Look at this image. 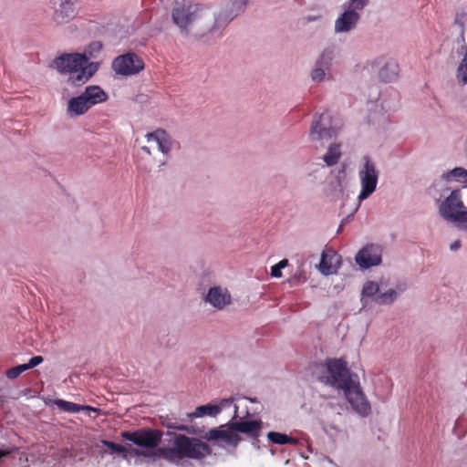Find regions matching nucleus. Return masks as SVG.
Returning a JSON list of instances; mask_svg holds the SVG:
<instances>
[{
  "label": "nucleus",
  "instance_id": "f257e3e1",
  "mask_svg": "<svg viewBox=\"0 0 467 467\" xmlns=\"http://www.w3.org/2000/svg\"><path fill=\"white\" fill-rule=\"evenodd\" d=\"M133 452L135 455L161 458L178 464L183 459L202 460L212 453V449L201 439L177 434L171 447H159L154 451L133 450Z\"/></svg>",
  "mask_w": 467,
  "mask_h": 467
},
{
  "label": "nucleus",
  "instance_id": "f03ea898",
  "mask_svg": "<svg viewBox=\"0 0 467 467\" xmlns=\"http://www.w3.org/2000/svg\"><path fill=\"white\" fill-rule=\"evenodd\" d=\"M54 65L58 72L68 74L67 83L75 87L87 83L98 70L96 63L79 53H64L54 59Z\"/></svg>",
  "mask_w": 467,
  "mask_h": 467
},
{
  "label": "nucleus",
  "instance_id": "7ed1b4c3",
  "mask_svg": "<svg viewBox=\"0 0 467 467\" xmlns=\"http://www.w3.org/2000/svg\"><path fill=\"white\" fill-rule=\"evenodd\" d=\"M206 15L207 11L199 4H192L190 0H175L171 19L178 27L187 31L191 24L203 18Z\"/></svg>",
  "mask_w": 467,
  "mask_h": 467
},
{
  "label": "nucleus",
  "instance_id": "20e7f679",
  "mask_svg": "<svg viewBox=\"0 0 467 467\" xmlns=\"http://www.w3.org/2000/svg\"><path fill=\"white\" fill-rule=\"evenodd\" d=\"M327 370L329 374L328 383L338 389L344 390L359 379L357 374L350 372L347 362L342 358L328 359Z\"/></svg>",
  "mask_w": 467,
  "mask_h": 467
},
{
  "label": "nucleus",
  "instance_id": "39448f33",
  "mask_svg": "<svg viewBox=\"0 0 467 467\" xmlns=\"http://www.w3.org/2000/svg\"><path fill=\"white\" fill-rule=\"evenodd\" d=\"M440 214L448 221L467 223V207L464 205L461 190L451 192L439 207Z\"/></svg>",
  "mask_w": 467,
  "mask_h": 467
},
{
  "label": "nucleus",
  "instance_id": "423d86ee",
  "mask_svg": "<svg viewBox=\"0 0 467 467\" xmlns=\"http://www.w3.org/2000/svg\"><path fill=\"white\" fill-rule=\"evenodd\" d=\"M120 436L137 446L156 450L161 441L162 431L157 429L141 428L134 431H122Z\"/></svg>",
  "mask_w": 467,
  "mask_h": 467
},
{
  "label": "nucleus",
  "instance_id": "0eeeda50",
  "mask_svg": "<svg viewBox=\"0 0 467 467\" xmlns=\"http://www.w3.org/2000/svg\"><path fill=\"white\" fill-rule=\"evenodd\" d=\"M358 177L361 184L358 199L365 200L375 192L379 180V171L368 156L363 157V166L358 171Z\"/></svg>",
  "mask_w": 467,
  "mask_h": 467
},
{
  "label": "nucleus",
  "instance_id": "6e6552de",
  "mask_svg": "<svg viewBox=\"0 0 467 467\" xmlns=\"http://www.w3.org/2000/svg\"><path fill=\"white\" fill-rule=\"evenodd\" d=\"M143 60L135 53L117 57L112 62V69L120 76H132L143 70Z\"/></svg>",
  "mask_w": 467,
  "mask_h": 467
},
{
  "label": "nucleus",
  "instance_id": "1a4fd4ad",
  "mask_svg": "<svg viewBox=\"0 0 467 467\" xmlns=\"http://www.w3.org/2000/svg\"><path fill=\"white\" fill-rule=\"evenodd\" d=\"M146 144L141 146V150L151 155L153 151H161L167 155L171 150V139L162 129L147 133L145 136Z\"/></svg>",
  "mask_w": 467,
  "mask_h": 467
},
{
  "label": "nucleus",
  "instance_id": "9d476101",
  "mask_svg": "<svg viewBox=\"0 0 467 467\" xmlns=\"http://www.w3.org/2000/svg\"><path fill=\"white\" fill-rule=\"evenodd\" d=\"M343 391L347 400L351 405V408L358 415L366 417L370 413L371 407L361 389L359 379H357V383L355 382L349 385Z\"/></svg>",
  "mask_w": 467,
  "mask_h": 467
},
{
  "label": "nucleus",
  "instance_id": "9b49d317",
  "mask_svg": "<svg viewBox=\"0 0 467 467\" xmlns=\"http://www.w3.org/2000/svg\"><path fill=\"white\" fill-rule=\"evenodd\" d=\"M203 438L208 441H214L220 446L227 445L234 448L241 441V437L229 427V423L209 430Z\"/></svg>",
  "mask_w": 467,
  "mask_h": 467
},
{
  "label": "nucleus",
  "instance_id": "f8f14e48",
  "mask_svg": "<svg viewBox=\"0 0 467 467\" xmlns=\"http://www.w3.org/2000/svg\"><path fill=\"white\" fill-rule=\"evenodd\" d=\"M382 249L378 244H368L356 254L357 264L363 269L379 265L381 263Z\"/></svg>",
  "mask_w": 467,
  "mask_h": 467
},
{
  "label": "nucleus",
  "instance_id": "ddd939ff",
  "mask_svg": "<svg viewBox=\"0 0 467 467\" xmlns=\"http://www.w3.org/2000/svg\"><path fill=\"white\" fill-rule=\"evenodd\" d=\"M336 134L331 127L330 117L327 112L322 113L317 119H315L310 128V137L312 140H320L331 139Z\"/></svg>",
  "mask_w": 467,
  "mask_h": 467
},
{
  "label": "nucleus",
  "instance_id": "4468645a",
  "mask_svg": "<svg viewBox=\"0 0 467 467\" xmlns=\"http://www.w3.org/2000/svg\"><path fill=\"white\" fill-rule=\"evenodd\" d=\"M229 427L236 432L246 434L250 439L253 440L254 444L259 442V437L263 428V422L261 420H240L237 421L229 422Z\"/></svg>",
  "mask_w": 467,
  "mask_h": 467
},
{
  "label": "nucleus",
  "instance_id": "2eb2a0df",
  "mask_svg": "<svg viewBox=\"0 0 467 467\" xmlns=\"http://www.w3.org/2000/svg\"><path fill=\"white\" fill-rule=\"evenodd\" d=\"M234 399L230 398L222 400L219 405H213L211 403L202 405L197 407L195 410L192 413L188 414V416L190 418H201L206 415L215 417L222 411L223 408L231 405Z\"/></svg>",
  "mask_w": 467,
  "mask_h": 467
},
{
  "label": "nucleus",
  "instance_id": "dca6fc26",
  "mask_svg": "<svg viewBox=\"0 0 467 467\" xmlns=\"http://www.w3.org/2000/svg\"><path fill=\"white\" fill-rule=\"evenodd\" d=\"M339 255L331 248L322 252L321 260L318 265L319 271L324 275H330L336 271V264L338 263Z\"/></svg>",
  "mask_w": 467,
  "mask_h": 467
},
{
  "label": "nucleus",
  "instance_id": "f3484780",
  "mask_svg": "<svg viewBox=\"0 0 467 467\" xmlns=\"http://www.w3.org/2000/svg\"><path fill=\"white\" fill-rule=\"evenodd\" d=\"M359 19V15L353 11H346L336 20L335 29L337 32H348L352 29Z\"/></svg>",
  "mask_w": 467,
  "mask_h": 467
},
{
  "label": "nucleus",
  "instance_id": "a211bd4d",
  "mask_svg": "<svg viewBox=\"0 0 467 467\" xmlns=\"http://www.w3.org/2000/svg\"><path fill=\"white\" fill-rule=\"evenodd\" d=\"M206 300L214 307L222 309L224 306L230 304L231 296L226 290L223 291L220 287H212L207 294Z\"/></svg>",
  "mask_w": 467,
  "mask_h": 467
},
{
  "label": "nucleus",
  "instance_id": "6ab92c4d",
  "mask_svg": "<svg viewBox=\"0 0 467 467\" xmlns=\"http://www.w3.org/2000/svg\"><path fill=\"white\" fill-rule=\"evenodd\" d=\"M82 95L90 107L105 102L109 98L108 94L97 85L88 86Z\"/></svg>",
  "mask_w": 467,
  "mask_h": 467
},
{
  "label": "nucleus",
  "instance_id": "aec40b11",
  "mask_svg": "<svg viewBox=\"0 0 467 467\" xmlns=\"http://www.w3.org/2000/svg\"><path fill=\"white\" fill-rule=\"evenodd\" d=\"M333 58V53L330 50H325L320 59L317 62L316 68L311 73V78L314 81H321L325 78V70L328 68L330 61Z\"/></svg>",
  "mask_w": 467,
  "mask_h": 467
},
{
  "label": "nucleus",
  "instance_id": "412c9836",
  "mask_svg": "<svg viewBox=\"0 0 467 467\" xmlns=\"http://www.w3.org/2000/svg\"><path fill=\"white\" fill-rule=\"evenodd\" d=\"M91 107L85 97L81 94L70 99L67 102V112L70 116H80L85 114Z\"/></svg>",
  "mask_w": 467,
  "mask_h": 467
},
{
  "label": "nucleus",
  "instance_id": "4be33fe9",
  "mask_svg": "<svg viewBox=\"0 0 467 467\" xmlns=\"http://www.w3.org/2000/svg\"><path fill=\"white\" fill-rule=\"evenodd\" d=\"M400 67L399 64L391 59L389 60L380 69L379 78L383 82H392L397 79L399 76Z\"/></svg>",
  "mask_w": 467,
  "mask_h": 467
},
{
  "label": "nucleus",
  "instance_id": "5701e85b",
  "mask_svg": "<svg viewBox=\"0 0 467 467\" xmlns=\"http://www.w3.org/2000/svg\"><path fill=\"white\" fill-rule=\"evenodd\" d=\"M55 405L61 410L66 412L77 413L80 411L86 410H93L96 411L95 408H92L88 405H79L74 402L67 401L64 400H56L54 401Z\"/></svg>",
  "mask_w": 467,
  "mask_h": 467
},
{
  "label": "nucleus",
  "instance_id": "b1692460",
  "mask_svg": "<svg viewBox=\"0 0 467 467\" xmlns=\"http://www.w3.org/2000/svg\"><path fill=\"white\" fill-rule=\"evenodd\" d=\"M74 16L73 4L69 1L63 2L60 8L56 10L54 19L57 23L67 22Z\"/></svg>",
  "mask_w": 467,
  "mask_h": 467
},
{
  "label": "nucleus",
  "instance_id": "393cba45",
  "mask_svg": "<svg viewBox=\"0 0 467 467\" xmlns=\"http://www.w3.org/2000/svg\"><path fill=\"white\" fill-rule=\"evenodd\" d=\"M446 182H457L467 184V170L462 167H456L441 175Z\"/></svg>",
  "mask_w": 467,
  "mask_h": 467
},
{
  "label": "nucleus",
  "instance_id": "a878e982",
  "mask_svg": "<svg viewBox=\"0 0 467 467\" xmlns=\"http://www.w3.org/2000/svg\"><path fill=\"white\" fill-rule=\"evenodd\" d=\"M102 444L104 446H106L107 448L109 449L110 452L111 453H118L119 455H121V457L123 459H127L129 455H134V452H133V450L134 449H131L130 451L129 450L127 449V447L123 446V445H120V444H118V443H115L113 441H107V440H102L101 441Z\"/></svg>",
  "mask_w": 467,
  "mask_h": 467
},
{
  "label": "nucleus",
  "instance_id": "bb28decb",
  "mask_svg": "<svg viewBox=\"0 0 467 467\" xmlns=\"http://www.w3.org/2000/svg\"><path fill=\"white\" fill-rule=\"evenodd\" d=\"M267 438L272 443L279 445L297 443V441L295 438L276 431H269L267 433Z\"/></svg>",
  "mask_w": 467,
  "mask_h": 467
},
{
  "label": "nucleus",
  "instance_id": "cd10ccee",
  "mask_svg": "<svg viewBox=\"0 0 467 467\" xmlns=\"http://www.w3.org/2000/svg\"><path fill=\"white\" fill-rule=\"evenodd\" d=\"M341 156L338 144H332L329 146L327 152L324 155V161L327 166H333L337 163Z\"/></svg>",
  "mask_w": 467,
  "mask_h": 467
},
{
  "label": "nucleus",
  "instance_id": "c85d7f7f",
  "mask_svg": "<svg viewBox=\"0 0 467 467\" xmlns=\"http://www.w3.org/2000/svg\"><path fill=\"white\" fill-rule=\"evenodd\" d=\"M397 296V292L394 289H389L387 292L379 295L376 301L379 304H389L395 300Z\"/></svg>",
  "mask_w": 467,
  "mask_h": 467
},
{
  "label": "nucleus",
  "instance_id": "c756f323",
  "mask_svg": "<svg viewBox=\"0 0 467 467\" xmlns=\"http://www.w3.org/2000/svg\"><path fill=\"white\" fill-rule=\"evenodd\" d=\"M379 290V287L377 283L372 281H368L362 289V294L367 296H372L376 295Z\"/></svg>",
  "mask_w": 467,
  "mask_h": 467
},
{
  "label": "nucleus",
  "instance_id": "7c9ffc66",
  "mask_svg": "<svg viewBox=\"0 0 467 467\" xmlns=\"http://www.w3.org/2000/svg\"><path fill=\"white\" fill-rule=\"evenodd\" d=\"M368 2V0H350L345 5V7L348 10H353L358 13V11L362 10L367 5Z\"/></svg>",
  "mask_w": 467,
  "mask_h": 467
},
{
  "label": "nucleus",
  "instance_id": "2f4dec72",
  "mask_svg": "<svg viewBox=\"0 0 467 467\" xmlns=\"http://www.w3.org/2000/svg\"><path fill=\"white\" fill-rule=\"evenodd\" d=\"M288 265V261L286 259L281 260L278 264L275 265L271 268V275L273 277L279 278L282 276V269L285 268Z\"/></svg>",
  "mask_w": 467,
  "mask_h": 467
},
{
  "label": "nucleus",
  "instance_id": "473e14b6",
  "mask_svg": "<svg viewBox=\"0 0 467 467\" xmlns=\"http://www.w3.org/2000/svg\"><path fill=\"white\" fill-rule=\"evenodd\" d=\"M164 425L168 429H172V430H177V431H187L188 433H192V431L186 425L178 424L176 422H167Z\"/></svg>",
  "mask_w": 467,
  "mask_h": 467
},
{
  "label": "nucleus",
  "instance_id": "72a5a7b5",
  "mask_svg": "<svg viewBox=\"0 0 467 467\" xmlns=\"http://www.w3.org/2000/svg\"><path fill=\"white\" fill-rule=\"evenodd\" d=\"M5 375L10 379H15L21 375L17 367L11 368L6 370Z\"/></svg>",
  "mask_w": 467,
  "mask_h": 467
},
{
  "label": "nucleus",
  "instance_id": "f704fd0d",
  "mask_svg": "<svg viewBox=\"0 0 467 467\" xmlns=\"http://www.w3.org/2000/svg\"><path fill=\"white\" fill-rule=\"evenodd\" d=\"M43 361H44L43 357L35 356L30 358L29 362L27 364H28L29 368H33L38 366L39 364H41Z\"/></svg>",
  "mask_w": 467,
  "mask_h": 467
},
{
  "label": "nucleus",
  "instance_id": "c9c22d12",
  "mask_svg": "<svg viewBox=\"0 0 467 467\" xmlns=\"http://www.w3.org/2000/svg\"><path fill=\"white\" fill-rule=\"evenodd\" d=\"M12 451L11 449H0V459L10 455Z\"/></svg>",
  "mask_w": 467,
  "mask_h": 467
},
{
  "label": "nucleus",
  "instance_id": "e433bc0d",
  "mask_svg": "<svg viewBox=\"0 0 467 467\" xmlns=\"http://www.w3.org/2000/svg\"><path fill=\"white\" fill-rule=\"evenodd\" d=\"M90 47L93 48L96 51H100L102 48V45L99 42H95L90 45Z\"/></svg>",
  "mask_w": 467,
  "mask_h": 467
},
{
  "label": "nucleus",
  "instance_id": "4c0bfd02",
  "mask_svg": "<svg viewBox=\"0 0 467 467\" xmlns=\"http://www.w3.org/2000/svg\"><path fill=\"white\" fill-rule=\"evenodd\" d=\"M460 246H461V242L459 240H457V241H454L451 244L450 248H451V250L455 251V250L459 249Z\"/></svg>",
  "mask_w": 467,
  "mask_h": 467
},
{
  "label": "nucleus",
  "instance_id": "58836bf2",
  "mask_svg": "<svg viewBox=\"0 0 467 467\" xmlns=\"http://www.w3.org/2000/svg\"><path fill=\"white\" fill-rule=\"evenodd\" d=\"M20 371V373L22 374L23 372L30 369L29 367H28V364H22V365H18L16 366Z\"/></svg>",
  "mask_w": 467,
  "mask_h": 467
},
{
  "label": "nucleus",
  "instance_id": "ea45409f",
  "mask_svg": "<svg viewBox=\"0 0 467 467\" xmlns=\"http://www.w3.org/2000/svg\"><path fill=\"white\" fill-rule=\"evenodd\" d=\"M234 408H235V410H234V419H236V418H238V417H239V415H238V407L235 405V406H234Z\"/></svg>",
  "mask_w": 467,
  "mask_h": 467
}]
</instances>
